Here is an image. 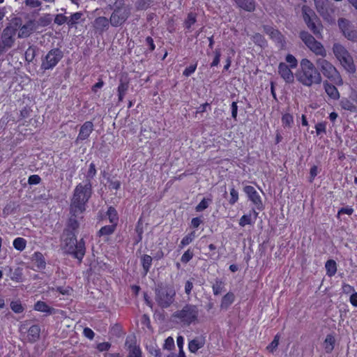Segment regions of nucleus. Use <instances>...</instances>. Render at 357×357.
Returning a JSON list of instances; mask_svg holds the SVG:
<instances>
[{"label":"nucleus","mask_w":357,"mask_h":357,"mask_svg":"<svg viewBox=\"0 0 357 357\" xmlns=\"http://www.w3.org/2000/svg\"><path fill=\"white\" fill-rule=\"evenodd\" d=\"M87 189V184L84 186L79 184L75 189L70 206L71 216L61 236L62 249L66 252L73 255L78 259H81L83 257L84 248L81 243H77L76 238L75 231L79 227V223L76 218L86 210V203L89 198V195L86 194Z\"/></svg>","instance_id":"nucleus-1"},{"label":"nucleus","mask_w":357,"mask_h":357,"mask_svg":"<svg viewBox=\"0 0 357 357\" xmlns=\"http://www.w3.org/2000/svg\"><path fill=\"white\" fill-rule=\"evenodd\" d=\"M295 76L298 82L308 87L314 84H319L322 80L321 73L314 64L305 58L301 60L299 68Z\"/></svg>","instance_id":"nucleus-2"},{"label":"nucleus","mask_w":357,"mask_h":357,"mask_svg":"<svg viewBox=\"0 0 357 357\" xmlns=\"http://www.w3.org/2000/svg\"><path fill=\"white\" fill-rule=\"evenodd\" d=\"M199 310L196 305L185 304L181 309L176 310L173 314L174 320L183 326H189L199 321Z\"/></svg>","instance_id":"nucleus-3"},{"label":"nucleus","mask_w":357,"mask_h":357,"mask_svg":"<svg viewBox=\"0 0 357 357\" xmlns=\"http://www.w3.org/2000/svg\"><path fill=\"white\" fill-rule=\"evenodd\" d=\"M316 63L324 77L338 86L343 84L340 74L331 62L321 58L317 59Z\"/></svg>","instance_id":"nucleus-4"},{"label":"nucleus","mask_w":357,"mask_h":357,"mask_svg":"<svg viewBox=\"0 0 357 357\" xmlns=\"http://www.w3.org/2000/svg\"><path fill=\"white\" fill-rule=\"evenodd\" d=\"M333 52L336 59L347 72L354 73L356 71L353 58L344 46L339 43H335L333 47Z\"/></svg>","instance_id":"nucleus-5"},{"label":"nucleus","mask_w":357,"mask_h":357,"mask_svg":"<svg viewBox=\"0 0 357 357\" xmlns=\"http://www.w3.org/2000/svg\"><path fill=\"white\" fill-rule=\"evenodd\" d=\"M176 291L172 286H159L155 289V301L163 308L169 307L174 301Z\"/></svg>","instance_id":"nucleus-6"},{"label":"nucleus","mask_w":357,"mask_h":357,"mask_svg":"<svg viewBox=\"0 0 357 357\" xmlns=\"http://www.w3.org/2000/svg\"><path fill=\"white\" fill-rule=\"evenodd\" d=\"M63 57V52L59 48H53L42 59L40 69L45 71L53 69Z\"/></svg>","instance_id":"nucleus-7"},{"label":"nucleus","mask_w":357,"mask_h":357,"mask_svg":"<svg viewBox=\"0 0 357 357\" xmlns=\"http://www.w3.org/2000/svg\"><path fill=\"white\" fill-rule=\"evenodd\" d=\"M300 37L305 45L316 55L325 57L326 51L323 45L317 41L314 38L307 32L303 31Z\"/></svg>","instance_id":"nucleus-8"},{"label":"nucleus","mask_w":357,"mask_h":357,"mask_svg":"<svg viewBox=\"0 0 357 357\" xmlns=\"http://www.w3.org/2000/svg\"><path fill=\"white\" fill-rule=\"evenodd\" d=\"M302 12L303 19L307 24L308 28L315 34L317 36L321 35L320 25H317L315 21H317V16L314 12L309 7L304 6L302 8Z\"/></svg>","instance_id":"nucleus-9"},{"label":"nucleus","mask_w":357,"mask_h":357,"mask_svg":"<svg viewBox=\"0 0 357 357\" xmlns=\"http://www.w3.org/2000/svg\"><path fill=\"white\" fill-rule=\"evenodd\" d=\"M338 25L344 36L350 40H357V30L356 28L347 20L340 19L338 21Z\"/></svg>","instance_id":"nucleus-10"},{"label":"nucleus","mask_w":357,"mask_h":357,"mask_svg":"<svg viewBox=\"0 0 357 357\" xmlns=\"http://www.w3.org/2000/svg\"><path fill=\"white\" fill-rule=\"evenodd\" d=\"M317 11L326 20L330 21L333 13L331 3L328 0H314Z\"/></svg>","instance_id":"nucleus-11"},{"label":"nucleus","mask_w":357,"mask_h":357,"mask_svg":"<svg viewBox=\"0 0 357 357\" xmlns=\"http://www.w3.org/2000/svg\"><path fill=\"white\" fill-rule=\"evenodd\" d=\"M130 11L126 8L116 10L111 15L110 22L114 26H120L128 19Z\"/></svg>","instance_id":"nucleus-12"},{"label":"nucleus","mask_w":357,"mask_h":357,"mask_svg":"<svg viewBox=\"0 0 357 357\" xmlns=\"http://www.w3.org/2000/svg\"><path fill=\"white\" fill-rule=\"evenodd\" d=\"M243 191L257 209L261 210L263 208L261 197L254 187L251 185H246L244 187Z\"/></svg>","instance_id":"nucleus-13"},{"label":"nucleus","mask_w":357,"mask_h":357,"mask_svg":"<svg viewBox=\"0 0 357 357\" xmlns=\"http://www.w3.org/2000/svg\"><path fill=\"white\" fill-rule=\"evenodd\" d=\"M264 30L280 47H283L284 46V37L278 30L270 26H264Z\"/></svg>","instance_id":"nucleus-14"},{"label":"nucleus","mask_w":357,"mask_h":357,"mask_svg":"<svg viewBox=\"0 0 357 357\" xmlns=\"http://www.w3.org/2000/svg\"><path fill=\"white\" fill-rule=\"evenodd\" d=\"M278 73L287 83H292L294 75L291 68L285 63H280L278 66Z\"/></svg>","instance_id":"nucleus-15"},{"label":"nucleus","mask_w":357,"mask_h":357,"mask_svg":"<svg viewBox=\"0 0 357 357\" xmlns=\"http://www.w3.org/2000/svg\"><path fill=\"white\" fill-rule=\"evenodd\" d=\"M134 336H128L126 340V346L129 350L128 357H141V350L135 344Z\"/></svg>","instance_id":"nucleus-16"},{"label":"nucleus","mask_w":357,"mask_h":357,"mask_svg":"<svg viewBox=\"0 0 357 357\" xmlns=\"http://www.w3.org/2000/svg\"><path fill=\"white\" fill-rule=\"evenodd\" d=\"M37 29L36 21L29 20L18 32V38H26Z\"/></svg>","instance_id":"nucleus-17"},{"label":"nucleus","mask_w":357,"mask_h":357,"mask_svg":"<svg viewBox=\"0 0 357 357\" xmlns=\"http://www.w3.org/2000/svg\"><path fill=\"white\" fill-rule=\"evenodd\" d=\"M31 261L34 263L36 268L34 271H42L46 267V261L43 255L40 252H35L31 257Z\"/></svg>","instance_id":"nucleus-18"},{"label":"nucleus","mask_w":357,"mask_h":357,"mask_svg":"<svg viewBox=\"0 0 357 357\" xmlns=\"http://www.w3.org/2000/svg\"><path fill=\"white\" fill-rule=\"evenodd\" d=\"M40 328L38 325H33L28 330L27 340L30 343L37 342L40 338Z\"/></svg>","instance_id":"nucleus-19"},{"label":"nucleus","mask_w":357,"mask_h":357,"mask_svg":"<svg viewBox=\"0 0 357 357\" xmlns=\"http://www.w3.org/2000/svg\"><path fill=\"white\" fill-rule=\"evenodd\" d=\"M258 213L253 210V215L251 213L243 215L240 220L239 225L241 227H245L247 225H252L254 224L255 220L257 219Z\"/></svg>","instance_id":"nucleus-20"},{"label":"nucleus","mask_w":357,"mask_h":357,"mask_svg":"<svg viewBox=\"0 0 357 357\" xmlns=\"http://www.w3.org/2000/svg\"><path fill=\"white\" fill-rule=\"evenodd\" d=\"M236 4L246 11H253L255 9L254 0H234Z\"/></svg>","instance_id":"nucleus-21"},{"label":"nucleus","mask_w":357,"mask_h":357,"mask_svg":"<svg viewBox=\"0 0 357 357\" xmlns=\"http://www.w3.org/2000/svg\"><path fill=\"white\" fill-rule=\"evenodd\" d=\"M204 345V340L202 338H195L192 340L188 343L189 351L192 353L197 352L199 349L202 348Z\"/></svg>","instance_id":"nucleus-22"},{"label":"nucleus","mask_w":357,"mask_h":357,"mask_svg":"<svg viewBox=\"0 0 357 357\" xmlns=\"http://www.w3.org/2000/svg\"><path fill=\"white\" fill-rule=\"evenodd\" d=\"M34 310L42 312H46L49 314H52L54 312V309L53 307H50L45 302L41 301L35 303Z\"/></svg>","instance_id":"nucleus-23"},{"label":"nucleus","mask_w":357,"mask_h":357,"mask_svg":"<svg viewBox=\"0 0 357 357\" xmlns=\"http://www.w3.org/2000/svg\"><path fill=\"white\" fill-rule=\"evenodd\" d=\"M324 89L326 91V93L331 98H333L334 100H337L340 98L339 92L335 86H333L328 82H326V83H324Z\"/></svg>","instance_id":"nucleus-24"},{"label":"nucleus","mask_w":357,"mask_h":357,"mask_svg":"<svg viewBox=\"0 0 357 357\" xmlns=\"http://www.w3.org/2000/svg\"><path fill=\"white\" fill-rule=\"evenodd\" d=\"M335 340L333 335H328L324 342V348L326 353H331L335 345Z\"/></svg>","instance_id":"nucleus-25"},{"label":"nucleus","mask_w":357,"mask_h":357,"mask_svg":"<svg viewBox=\"0 0 357 357\" xmlns=\"http://www.w3.org/2000/svg\"><path fill=\"white\" fill-rule=\"evenodd\" d=\"M234 294L233 293H227L225 294L221 301L220 307L222 309H227L234 301Z\"/></svg>","instance_id":"nucleus-26"},{"label":"nucleus","mask_w":357,"mask_h":357,"mask_svg":"<svg viewBox=\"0 0 357 357\" xmlns=\"http://www.w3.org/2000/svg\"><path fill=\"white\" fill-rule=\"evenodd\" d=\"M89 136V121H86L81 127L77 142L84 140Z\"/></svg>","instance_id":"nucleus-27"},{"label":"nucleus","mask_w":357,"mask_h":357,"mask_svg":"<svg viewBox=\"0 0 357 357\" xmlns=\"http://www.w3.org/2000/svg\"><path fill=\"white\" fill-rule=\"evenodd\" d=\"M325 268L326 270V274L330 277L333 276L337 272V264L333 259H330L326 261Z\"/></svg>","instance_id":"nucleus-28"},{"label":"nucleus","mask_w":357,"mask_h":357,"mask_svg":"<svg viewBox=\"0 0 357 357\" xmlns=\"http://www.w3.org/2000/svg\"><path fill=\"white\" fill-rule=\"evenodd\" d=\"M152 257L148 255H144L142 257V264L144 271V275H146L149 272L152 264Z\"/></svg>","instance_id":"nucleus-29"},{"label":"nucleus","mask_w":357,"mask_h":357,"mask_svg":"<svg viewBox=\"0 0 357 357\" xmlns=\"http://www.w3.org/2000/svg\"><path fill=\"white\" fill-rule=\"evenodd\" d=\"M52 21V15L50 14H45L36 22L37 28L38 26H47L51 24Z\"/></svg>","instance_id":"nucleus-30"},{"label":"nucleus","mask_w":357,"mask_h":357,"mask_svg":"<svg viewBox=\"0 0 357 357\" xmlns=\"http://www.w3.org/2000/svg\"><path fill=\"white\" fill-rule=\"evenodd\" d=\"M128 89V83L123 81L120 82V84L118 86V96L119 100L122 101Z\"/></svg>","instance_id":"nucleus-31"},{"label":"nucleus","mask_w":357,"mask_h":357,"mask_svg":"<svg viewBox=\"0 0 357 357\" xmlns=\"http://www.w3.org/2000/svg\"><path fill=\"white\" fill-rule=\"evenodd\" d=\"M196 237V234L195 231H191L190 233L188 234L186 236H185L180 243V247L183 248V247L189 245L190 243H192L194 239Z\"/></svg>","instance_id":"nucleus-32"},{"label":"nucleus","mask_w":357,"mask_h":357,"mask_svg":"<svg viewBox=\"0 0 357 357\" xmlns=\"http://www.w3.org/2000/svg\"><path fill=\"white\" fill-rule=\"evenodd\" d=\"M116 225H106L102 227L98 231L99 236H109L113 234L116 229Z\"/></svg>","instance_id":"nucleus-33"},{"label":"nucleus","mask_w":357,"mask_h":357,"mask_svg":"<svg viewBox=\"0 0 357 357\" xmlns=\"http://www.w3.org/2000/svg\"><path fill=\"white\" fill-rule=\"evenodd\" d=\"M26 241L24 238L17 237L13 241V246L17 250H24L26 248Z\"/></svg>","instance_id":"nucleus-34"},{"label":"nucleus","mask_w":357,"mask_h":357,"mask_svg":"<svg viewBox=\"0 0 357 357\" xmlns=\"http://www.w3.org/2000/svg\"><path fill=\"white\" fill-rule=\"evenodd\" d=\"M107 215L109 222L113 225H117L119 217L116 211L113 207H109L107 210Z\"/></svg>","instance_id":"nucleus-35"},{"label":"nucleus","mask_w":357,"mask_h":357,"mask_svg":"<svg viewBox=\"0 0 357 357\" xmlns=\"http://www.w3.org/2000/svg\"><path fill=\"white\" fill-rule=\"evenodd\" d=\"M11 310L17 314H20L24 312V307L22 306L20 301H13L10 303Z\"/></svg>","instance_id":"nucleus-36"},{"label":"nucleus","mask_w":357,"mask_h":357,"mask_svg":"<svg viewBox=\"0 0 357 357\" xmlns=\"http://www.w3.org/2000/svg\"><path fill=\"white\" fill-rule=\"evenodd\" d=\"M212 199L211 198L203 199L195 207L197 212H201L207 208L209 204L211 203Z\"/></svg>","instance_id":"nucleus-37"},{"label":"nucleus","mask_w":357,"mask_h":357,"mask_svg":"<svg viewBox=\"0 0 357 357\" xmlns=\"http://www.w3.org/2000/svg\"><path fill=\"white\" fill-rule=\"evenodd\" d=\"M282 123L284 127L291 128L294 123V117L289 113L284 114L282 116Z\"/></svg>","instance_id":"nucleus-38"},{"label":"nucleus","mask_w":357,"mask_h":357,"mask_svg":"<svg viewBox=\"0 0 357 357\" xmlns=\"http://www.w3.org/2000/svg\"><path fill=\"white\" fill-rule=\"evenodd\" d=\"M252 40L256 45L260 46L261 47H265L266 45V40L260 33H255L253 35Z\"/></svg>","instance_id":"nucleus-39"},{"label":"nucleus","mask_w":357,"mask_h":357,"mask_svg":"<svg viewBox=\"0 0 357 357\" xmlns=\"http://www.w3.org/2000/svg\"><path fill=\"white\" fill-rule=\"evenodd\" d=\"M224 288V282L220 280H215L213 284L212 289L214 295L220 294Z\"/></svg>","instance_id":"nucleus-40"},{"label":"nucleus","mask_w":357,"mask_h":357,"mask_svg":"<svg viewBox=\"0 0 357 357\" xmlns=\"http://www.w3.org/2000/svg\"><path fill=\"white\" fill-rule=\"evenodd\" d=\"M36 54V50L35 47L30 46L25 52V59L28 62H31L35 58Z\"/></svg>","instance_id":"nucleus-41"},{"label":"nucleus","mask_w":357,"mask_h":357,"mask_svg":"<svg viewBox=\"0 0 357 357\" xmlns=\"http://www.w3.org/2000/svg\"><path fill=\"white\" fill-rule=\"evenodd\" d=\"M196 22V16L194 13H189L184 22L185 28L190 31L192 26Z\"/></svg>","instance_id":"nucleus-42"},{"label":"nucleus","mask_w":357,"mask_h":357,"mask_svg":"<svg viewBox=\"0 0 357 357\" xmlns=\"http://www.w3.org/2000/svg\"><path fill=\"white\" fill-rule=\"evenodd\" d=\"M82 15H83V14L80 12H77V13L73 14L70 16V18L67 22V24L69 26H73V25H75V24H77L79 22V21L81 20Z\"/></svg>","instance_id":"nucleus-43"},{"label":"nucleus","mask_w":357,"mask_h":357,"mask_svg":"<svg viewBox=\"0 0 357 357\" xmlns=\"http://www.w3.org/2000/svg\"><path fill=\"white\" fill-rule=\"evenodd\" d=\"M22 269L20 267H17L15 269L13 275L10 276V279L15 282H22Z\"/></svg>","instance_id":"nucleus-44"},{"label":"nucleus","mask_w":357,"mask_h":357,"mask_svg":"<svg viewBox=\"0 0 357 357\" xmlns=\"http://www.w3.org/2000/svg\"><path fill=\"white\" fill-rule=\"evenodd\" d=\"M285 61L287 63L289 64V66L291 68H296L298 66V61L296 59V57L290 54H288L285 57Z\"/></svg>","instance_id":"nucleus-45"},{"label":"nucleus","mask_w":357,"mask_h":357,"mask_svg":"<svg viewBox=\"0 0 357 357\" xmlns=\"http://www.w3.org/2000/svg\"><path fill=\"white\" fill-rule=\"evenodd\" d=\"M279 340H280V335L277 334L273 340L270 343V344L266 347L267 350H268L270 352H273L279 344Z\"/></svg>","instance_id":"nucleus-46"},{"label":"nucleus","mask_w":357,"mask_h":357,"mask_svg":"<svg viewBox=\"0 0 357 357\" xmlns=\"http://www.w3.org/2000/svg\"><path fill=\"white\" fill-rule=\"evenodd\" d=\"M238 192L234 188H231L230 190V199L229 200V202L231 205H234L235 203L238 202Z\"/></svg>","instance_id":"nucleus-47"},{"label":"nucleus","mask_w":357,"mask_h":357,"mask_svg":"<svg viewBox=\"0 0 357 357\" xmlns=\"http://www.w3.org/2000/svg\"><path fill=\"white\" fill-rule=\"evenodd\" d=\"M108 20L105 17H98L95 22L97 28H105L108 26Z\"/></svg>","instance_id":"nucleus-48"},{"label":"nucleus","mask_w":357,"mask_h":357,"mask_svg":"<svg viewBox=\"0 0 357 357\" xmlns=\"http://www.w3.org/2000/svg\"><path fill=\"white\" fill-rule=\"evenodd\" d=\"M68 21V17L63 14H58L54 18V23L58 25H62L66 22L67 23Z\"/></svg>","instance_id":"nucleus-49"},{"label":"nucleus","mask_w":357,"mask_h":357,"mask_svg":"<svg viewBox=\"0 0 357 357\" xmlns=\"http://www.w3.org/2000/svg\"><path fill=\"white\" fill-rule=\"evenodd\" d=\"M192 257L193 252L190 250H188L183 254L181 260L183 263H188L190 259H192Z\"/></svg>","instance_id":"nucleus-50"},{"label":"nucleus","mask_w":357,"mask_h":357,"mask_svg":"<svg viewBox=\"0 0 357 357\" xmlns=\"http://www.w3.org/2000/svg\"><path fill=\"white\" fill-rule=\"evenodd\" d=\"M174 347V340L172 337H168L165 340L163 348L167 350H171Z\"/></svg>","instance_id":"nucleus-51"},{"label":"nucleus","mask_w":357,"mask_h":357,"mask_svg":"<svg viewBox=\"0 0 357 357\" xmlns=\"http://www.w3.org/2000/svg\"><path fill=\"white\" fill-rule=\"evenodd\" d=\"M316 133L317 135H321V133H326V125L325 123H319L315 126Z\"/></svg>","instance_id":"nucleus-52"},{"label":"nucleus","mask_w":357,"mask_h":357,"mask_svg":"<svg viewBox=\"0 0 357 357\" xmlns=\"http://www.w3.org/2000/svg\"><path fill=\"white\" fill-rule=\"evenodd\" d=\"M41 181L40 177L37 174L31 175L28 179V183L29 185H37Z\"/></svg>","instance_id":"nucleus-53"},{"label":"nucleus","mask_w":357,"mask_h":357,"mask_svg":"<svg viewBox=\"0 0 357 357\" xmlns=\"http://www.w3.org/2000/svg\"><path fill=\"white\" fill-rule=\"evenodd\" d=\"M197 64L190 65L184 70L183 75L185 77H188L195 72Z\"/></svg>","instance_id":"nucleus-54"},{"label":"nucleus","mask_w":357,"mask_h":357,"mask_svg":"<svg viewBox=\"0 0 357 357\" xmlns=\"http://www.w3.org/2000/svg\"><path fill=\"white\" fill-rule=\"evenodd\" d=\"M318 167L316 165H313L311 168H310V178H309V181L310 183H312L314 178L317 176L318 174Z\"/></svg>","instance_id":"nucleus-55"},{"label":"nucleus","mask_w":357,"mask_h":357,"mask_svg":"<svg viewBox=\"0 0 357 357\" xmlns=\"http://www.w3.org/2000/svg\"><path fill=\"white\" fill-rule=\"evenodd\" d=\"M220 56H221V52L219 50H215V57L213 59V61H212L211 66L212 67L213 66H217L219 63H220Z\"/></svg>","instance_id":"nucleus-56"},{"label":"nucleus","mask_w":357,"mask_h":357,"mask_svg":"<svg viewBox=\"0 0 357 357\" xmlns=\"http://www.w3.org/2000/svg\"><path fill=\"white\" fill-rule=\"evenodd\" d=\"M353 213L354 209L351 207L347 206L340 209L337 213V216L339 217L341 214L351 215Z\"/></svg>","instance_id":"nucleus-57"},{"label":"nucleus","mask_w":357,"mask_h":357,"mask_svg":"<svg viewBox=\"0 0 357 357\" xmlns=\"http://www.w3.org/2000/svg\"><path fill=\"white\" fill-rule=\"evenodd\" d=\"M110 347V344L108 342H102L97 345V349L100 351H107Z\"/></svg>","instance_id":"nucleus-58"},{"label":"nucleus","mask_w":357,"mask_h":357,"mask_svg":"<svg viewBox=\"0 0 357 357\" xmlns=\"http://www.w3.org/2000/svg\"><path fill=\"white\" fill-rule=\"evenodd\" d=\"M193 288V283L191 280H188L185 284V292L187 295H190Z\"/></svg>","instance_id":"nucleus-59"},{"label":"nucleus","mask_w":357,"mask_h":357,"mask_svg":"<svg viewBox=\"0 0 357 357\" xmlns=\"http://www.w3.org/2000/svg\"><path fill=\"white\" fill-rule=\"evenodd\" d=\"M25 3L31 8H36L40 5V2L38 0H26Z\"/></svg>","instance_id":"nucleus-60"},{"label":"nucleus","mask_w":357,"mask_h":357,"mask_svg":"<svg viewBox=\"0 0 357 357\" xmlns=\"http://www.w3.org/2000/svg\"><path fill=\"white\" fill-rule=\"evenodd\" d=\"M342 291L344 294H350L354 291V288L348 284H344L342 285Z\"/></svg>","instance_id":"nucleus-61"},{"label":"nucleus","mask_w":357,"mask_h":357,"mask_svg":"<svg viewBox=\"0 0 357 357\" xmlns=\"http://www.w3.org/2000/svg\"><path fill=\"white\" fill-rule=\"evenodd\" d=\"M231 116L232 117L236 119L237 116V112H238V106L237 103L236 102H233L231 105Z\"/></svg>","instance_id":"nucleus-62"},{"label":"nucleus","mask_w":357,"mask_h":357,"mask_svg":"<svg viewBox=\"0 0 357 357\" xmlns=\"http://www.w3.org/2000/svg\"><path fill=\"white\" fill-rule=\"evenodd\" d=\"M202 222V220L199 218H194L191 220V225L194 228H197Z\"/></svg>","instance_id":"nucleus-63"},{"label":"nucleus","mask_w":357,"mask_h":357,"mask_svg":"<svg viewBox=\"0 0 357 357\" xmlns=\"http://www.w3.org/2000/svg\"><path fill=\"white\" fill-rule=\"evenodd\" d=\"M350 303L354 307H357V292H354L349 298Z\"/></svg>","instance_id":"nucleus-64"}]
</instances>
